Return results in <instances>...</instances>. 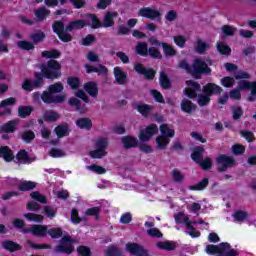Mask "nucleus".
<instances>
[{"mask_svg":"<svg viewBox=\"0 0 256 256\" xmlns=\"http://www.w3.org/2000/svg\"><path fill=\"white\" fill-rule=\"evenodd\" d=\"M0 157H3L4 161H13L15 156H13V152L9 150L7 146L0 147Z\"/></svg>","mask_w":256,"mask_h":256,"instance_id":"bb28decb","label":"nucleus"},{"mask_svg":"<svg viewBox=\"0 0 256 256\" xmlns=\"http://www.w3.org/2000/svg\"><path fill=\"white\" fill-rule=\"evenodd\" d=\"M209 185V179L204 178L202 181H200L198 184L189 186V189L191 191H203L207 186Z\"/></svg>","mask_w":256,"mask_h":256,"instance_id":"f704fd0d","label":"nucleus"},{"mask_svg":"<svg viewBox=\"0 0 256 256\" xmlns=\"http://www.w3.org/2000/svg\"><path fill=\"white\" fill-rule=\"evenodd\" d=\"M23 233H31L35 237H45L47 235V226L33 225L31 228H24Z\"/></svg>","mask_w":256,"mask_h":256,"instance_id":"dca6fc26","label":"nucleus"},{"mask_svg":"<svg viewBox=\"0 0 256 256\" xmlns=\"http://www.w3.org/2000/svg\"><path fill=\"white\" fill-rule=\"evenodd\" d=\"M32 111H33V108H31V106H21L18 109L19 116L23 118L29 117Z\"/></svg>","mask_w":256,"mask_h":256,"instance_id":"de8ad7c7","label":"nucleus"},{"mask_svg":"<svg viewBox=\"0 0 256 256\" xmlns=\"http://www.w3.org/2000/svg\"><path fill=\"white\" fill-rule=\"evenodd\" d=\"M25 219L28 221H33L34 223H43V215L35 214V213H27L24 214Z\"/></svg>","mask_w":256,"mask_h":256,"instance_id":"4c0bfd02","label":"nucleus"},{"mask_svg":"<svg viewBox=\"0 0 256 256\" xmlns=\"http://www.w3.org/2000/svg\"><path fill=\"white\" fill-rule=\"evenodd\" d=\"M233 217L235 219V221H245L247 219V212L245 211H236L234 214H233Z\"/></svg>","mask_w":256,"mask_h":256,"instance_id":"e2e57ef3","label":"nucleus"},{"mask_svg":"<svg viewBox=\"0 0 256 256\" xmlns=\"http://www.w3.org/2000/svg\"><path fill=\"white\" fill-rule=\"evenodd\" d=\"M69 104L72 105L73 107H76V109H77V111H79V113H86L87 112V108L86 107H81V102L77 98H71L69 100Z\"/></svg>","mask_w":256,"mask_h":256,"instance_id":"a19ab883","label":"nucleus"},{"mask_svg":"<svg viewBox=\"0 0 256 256\" xmlns=\"http://www.w3.org/2000/svg\"><path fill=\"white\" fill-rule=\"evenodd\" d=\"M84 89L90 97H97L99 95V88H97V83L95 82H88L84 85Z\"/></svg>","mask_w":256,"mask_h":256,"instance_id":"5701e85b","label":"nucleus"},{"mask_svg":"<svg viewBox=\"0 0 256 256\" xmlns=\"http://www.w3.org/2000/svg\"><path fill=\"white\" fill-rule=\"evenodd\" d=\"M86 69V73H97V75L105 76L107 73H109V70L107 67L103 66L102 64H99L98 66H91L88 64L84 65Z\"/></svg>","mask_w":256,"mask_h":256,"instance_id":"a211bd4d","label":"nucleus"},{"mask_svg":"<svg viewBox=\"0 0 256 256\" xmlns=\"http://www.w3.org/2000/svg\"><path fill=\"white\" fill-rule=\"evenodd\" d=\"M175 45L183 49L185 47V43H187V39L183 35H177L173 37Z\"/></svg>","mask_w":256,"mask_h":256,"instance_id":"3c124183","label":"nucleus"},{"mask_svg":"<svg viewBox=\"0 0 256 256\" xmlns=\"http://www.w3.org/2000/svg\"><path fill=\"white\" fill-rule=\"evenodd\" d=\"M156 149H159L160 151H165L167 147L169 146V143H171V138L166 136L159 135L156 137Z\"/></svg>","mask_w":256,"mask_h":256,"instance_id":"412c9836","label":"nucleus"},{"mask_svg":"<svg viewBox=\"0 0 256 256\" xmlns=\"http://www.w3.org/2000/svg\"><path fill=\"white\" fill-rule=\"evenodd\" d=\"M60 55L61 54L57 50L42 52V57H45L46 59H59Z\"/></svg>","mask_w":256,"mask_h":256,"instance_id":"8fccbe9b","label":"nucleus"},{"mask_svg":"<svg viewBox=\"0 0 256 256\" xmlns=\"http://www.w3.org/2000/svg\"><path fill=\"white\" fill-rule=\"evenodd\" d=\"M16 159H18V163H32L33 161L25 150H20L16 156Z\"/></svg>","mask_w":256,"mask_h":256,"instance_id":"c756f323","label":"nucleus"},{"mask_svg":"<svg viewBox=\"0 0 256 256\" xmlns=\"http://www.w3.org/2000/svg\"><path fill=\"white\" fill-rule=\"evenodd\" d=\"M30 197H32L34 201H38V203H47V198L43 194H40L37 191L32 192L30 194Z\"/></svg>","mask_w":256,"mask_h":256,"instance_id":"5fc2aeb1","label":"nucleus"},{"mask_svg":"<svg viewBox=\"0 0 256 256\" xmlns=\"http://www.w3.org/2000/svg\"><path fill=\"white\" fill-rule=\"evenodd\" d=\"M211 65V60H204L201 58L194 60L192 67H189V64L185 60H182L179 63L180 69H185L188 73H192L194 77H199V75H209V73H211V68H209V66Z\"/></svg>","mask_w":256,"mask_h":256,"instance_id":"f257e3e1","label":"nucleus"},{"mask_svg":"<svg viewBox=\"0 0 256 256\" xmlns=\"http://www.w3.org/2000/svg\"><path fill=\"white\" fill-rule=\"evenodd\" d=\"M186 85L187 87L184 89L185 96L189 97V99H195V97H197V92L201 91V85L192 80H188Z\"/></svg>","mask_w":256,"mask_h":256,"instance_id":"9b49d317","label":"nucleus"},{"mask_svg":"<svg viewBox=\"0 0 256 256\" xmlns=\"http://www.w3.org/2000/svg\"><path fill=\"white\" fill-rule=\"evenodd\" d=\"M235 31H237V28L229 26V25H224L222 27V32L224 33V35H226L228 37H233V35H235Z\"/></svg>","mask_w":256,"mask_h":256,"instance_id":"4d7b16f0","label":"nucleus"},{"mask_svg":"<svg viewBox=\"0 0 256 256\" xmlns=\"http://www.w3.org/2000/svg\"><path fill=\"white\" fill-rule=\"evenodd\" d=\"M22 139L23 141H25L26 143H31V141H33V139H35V133H33V131L29 130V131H25L22 134Z\"/></svg>","mask_w":256,"mask_h":256,"instance_id":"680f3d73","label":"nucleus"},{"mask_svg":"<svg viewBox=\"0 0 256 256\" xmlns=\"http://www.w3.org/2000/svg\"><path fill=\"white\" fill-rule=\"evenodd\" d=\"M232 115L233 119H241V116L243 115V109H241V106H233Z\"/></svg>","mask_w":256,"mask_h":256,"instance_id":"0e129e2a","label":"nucleus"},{"mask_svg":"<svg viewBox=\"0 0 256 256\" xmlns=\"http://www.w3.org/2000/svg\"><path fill=\"white\" fill-rule=\"evenodd\" d=\"M148 48H147V43L145 42H140L136 46V53L138 55H141L142 57H145L148 55Z\"/></svg>","mask_w":256,"mask_h":256,"instance_id":"58836bf2","label":"nucleus"},{"mask_svg":"<svg viewBox=\"0 0 256 256\" xmlns=\"http://www.w3.org/2000/svg\"><path fill=\"white\" fill-rule=\"evenodd\" d=\"M235 84V79L231 78V77H224L221 79V85H223V87H233V85Z\"/></svg>","mask_w":256,"mask_h":256,"instance_id":"338daca9","label":"nucleus"},{"mask_svg":"<svg viewBox=\"0 0 256 256\" xmlns=\"http://www.w3.org/2000/svg\"><path fill=\"white\" fill-rule=\"evenodd\" d=\"M47 233L52 239H59V237L63 235V230H61V228H52L49 229Z\"/></svg>","mask_w":256,"mask_h":256,"instance_id":"864d4df0","label":"nucleus"},{"mask_svg":"<svg viewBox=\"0 0 256 256\" xmlns=\"http://www.w3.org/2000/svg\"><path fill=\"white\" fill-rule=\"evenodd\" d=\"M162 49L167 57H173L177 53L175 48L167 43H162Z\"/></svg>","mask_w":256,"mask_h":256,"instance_id":"09e8293b","label":"nucleus"},{"mask_svg":"<svg viewBox=\"0 0 256 256\" xmlns=\"http://www.w3.org/2000/svg\"><path fill=\"white\" fill-rule=\"evenodd\" d=\"M126 251H128L130 255L149 256V252H147V250H144L143 246L137 243H128L126 245Z\"/></svg>","mask_w":256,"mask_h":256,"instance_id":"2eb2a0df","label":"nucleus"},{"mask_svg":"<svg viewBox=\"0 0 256 256\" xmlns=\"http://www.w3.org/2000/svg\"><path fill=\"white\" fill-rule=\"evenodd\" d=\"M17 120L9 121L0 127V133H13L17 129Z\"/></svg>","mask_w":256,"mask_h":256,"instance_id":"b1692460","label":"nucleus"},{"mask_svg":"<svg viewBox=\"0 0 256 256\" xmlns=\"http://www.w3.org/2000/svg\"><path fill=\"white\" fill-rule=\"evenodd\" d=\"M147 235H149V237H154L157 239H161V237H163V233H161V231H159V229H157V228L148 229Z\"/></svg>","mask_w":256,"mask_h":256,"instance_id":"13d9d810","label":"nucleus"},{"mask_svg":"<svg viewBox=\"0 0 256 256\" xmlns=\"http://www.w3.org/2000/svg\"><path fill=\"white\" fill-rule=\"evenodd\" d=\"M43 117H44V121L53 122L59 119V114L53 110H47L46 112H44Z\"/></svg>","mask_w":256,"mask_h":256,"instance_id":"c9c22d12","label":"nucleus"},{"mask_svg":"<svg viewBox=\"0 0 256 256\" xmlns=\"http://www.w3.org/2000/svg\"><path fill=\"white\" fill-rule=\"evenodd\" d=\"M3 247L6 249V251H19L21 249V246L13 241H4L2 243Z\"/></svg>","mask_w":256,"mask_h":256,"instance_id":"72a5a7b5","label":"nucleus"},{"mask_svg":"<svg viewBox=\"0 0 256 256\" xmlns=\"http://www.w3.org/2000/svg\"><path fill=\"white\" fill-rule=\"evenodd\" d=\"M238 89L240 91H245L251 89V95L248 97V101H255L256 97V82H249L247 80H240L238 82Z\"/></svg>","mask_w":256,"mask_h":256,"instance_id":"ddd939ff","label":"nucleus"},{"mask_svg":"<svg viewBox=\"0 0 256 256\" xmlns=\"http://www.w3.org/2000/svg\"><path fill=\"white\" fill-rule=\"evenodd\" d=\"M223 89L214 83H209L203 87V93L198 95V105L200 107H205V105H209L211 101V95H220Z\"/></svg>","mask_w":256,"mask_h":256,"instance_id":"20e7f679","label":"nucleus"},{"mask_svg":"<svg viewBox=\"0 0 256 256\" xmlns=\"http://www.w3.org/2000/svg\"><path fill=\"white\" fill-rule=\"evenodd\" d=\"M203 147L198 146L194 149V152L191 154V158L196 163H201V160L203 159Z\"/></svg>","mask_w":256,"mask_h":256,"instance_id":"7c9ffc66","label":"nucleus"},{"mask_svg":"<svg viewBox=\"0 0 256 256\" xmlns=\"http://www.w3.org/2000/svg\"><path fill=\"white\" fill-rule=\"evenodd\" d=\"M42 75L46 79H59L61 77V64L55 60L48 61L42 69Z\"/></svg>","mask_w":256,"mask_h":256,"instance_id":"423d86ee","label":"nucleus"},{"mask_svg":"<svg viewBox=\"0 0 256 256\" xmlns=\"http://www.w3.org/2000/svg\"><path fill=\"white\" fill-rule=\"evenodd\" d=\"M87 25L85 20H76L71 22L67 27L66 31H77V29H83Z\"/></svg>","mask_w":256,"mask_h":256,"instance_id":"a878e982","label":"nucleus"},{"mask_svg":"<svg viewBox=\"0 0 256 256\" xmlns=\"http://www.w3.org/2000/svg\"><path fill=\"white\" fill-rule=\"evenodd\" d=\"M138 16L150 19L151 21H157L161 17V11L153 7H144L139 10Z\"/></svg>","mask_w":256,"mask_h":256,"instance_id":"9d476101","label":"nucleus"},{"mask_svg":"<svg viewBox=\"0 0 256 256\" xmlns=\"http://www.w3.org/2000/svg\"><path fill=\"white\" fill-rule=\"evenodd\" d=\"M76 125L77 127H79V129H91V127H93V124L91 123V121L89 120V118H80L76 121Z\"/></svg>","mask_w":256,"mask_h":256,"instance_id":"2f4dec72","label":"nucleus"},{"mask_svg":"<svg viewBox=\"0 0 256 256\" xmlns=\"http://www.w3.org/2000/svg\"><path fill=\"white\" fill-rule=\"evenodd\" d=\"M218 171L223 172L227 171L229 167H233L235 165V160L227 155H220L217 158Z\"/></svg>","mask_w":256,"mask_h":256,"instance_id":"f8f14e48","label":"nucleus"},{"mask_svg":"<svg viewBox=\"0 0 256 256\" xmlns=\"http://www.w3.org/2000/svg\"><path fill=\"white\" fill-rule=\"evenodd\" d=\"M55 133L58 137H67L69 135V127L67 124L59 125L55 128Z\"/></svg>","mask_w":256,"mask_h":256,"instance_id":"e433bc0d","label":"nucleus"},{"mask_svg":"<svg viewBox=\"0 0 256 256\" xmlns=\"http://www.w3.org/2000/svg\"><path fill=\"white\" fill-rule=\"evenodd\" d=\"M86 169L88 171H92L93 173H97V175H103V174L107 173V170H105V168H103L102 166L95 165V164L87 166Z\"/></svg>","mask_w":256,"mask_h":256,"instance_id":"37998d69","label":"nucleus"},{"mask_svg":"<svg viewBox=\"0 0 256 256\" xmlns=\"http://www.w3.org/2000/svg\"><path fill=\"white\" fill-rule=\"evenodd\" d=\"M18 47L20 49H24L25 51H31V49H35V46L33 45V43L28 42V41L18 42Z\"/></svg>","mask_w":256,"mask_h":256,"instance_id":"bf43d9fd","label":"nucleus"},{"mask_svg":"<svg viewBox=\"0 0 256 256\" xmlns=\"http://www.w3.org/2000/svg\"><path fill=\"white\" fill-rule=\"evenodd\" d=\"M60 243V245L56 246L55 251L57 253H66L67 255H71V252L74 251L73 243H75V240L71 239V236H64Z\"/></svg>","mask_w":256,"mask_h":256,"instance_id":"6e6552de","label":"nucleus"},{"mask_svg":"<svg viewBox=\"0 0 256 256\" xmlns=\"http://www.w3.org/2000/svg\"><path fill=\"white\" fill-rule=\"evenodd\" d=\"M156 247L164 251H175L177 243L174 241H160L156 243Z\"/></svg>","mask_w":256,"mask_h":256,"instance_id":"4be33fe9","label":"nucleus"},{"mask_svg":"<svg viewBox=\"0 0 256 256\" xmlns=\"http://www.w3.org/2000/svg\"><path fill=\"white\" fill-rule=\"evenodd\" d=\"M132 220H133V215H131L130 212H126L120 217V223H122V225H127L131 223Z\"/></svg>","mask_w":256,"mask_h":256,"instance_id":"052dcab7","label":"nucleus"},{"mask_svg":"<svg viewBox=\"0 0 256 256\" xmlns=\"http://www.w3.org/2000/svg\"><path fill=\"white\" fill-rule=\"evenodd\" d=\"M158 133L159 127H157L156 124H151L140 132L139 139L140 141H149L153 135H157Z\"/></svg>","mask_w":256,"mask_h":256,"instance_id":"4468645a","label":"nucleus"},{"mask_svg":"<svg viewBox=\"0 0 256 256\" xmlns=\"http://www.w3.org/2000/svg\"><path fill=\"white\" fill-rule=\"evenodd\" d=\"M135 109L137 110L138 113H141L143 117L149 116V114H151V112L153 111V107L143 103L136 104Z\"/></svg>","mask_w":256,"mask_h":256,"instance_id":"393cba45","label":"nucleus"},{"mask_svg":"<svg viewBox=\"0 0 256 256\" xmlns=\"http://www.w3.org/2000/svg\"><path fill=\"white\" fill-rule=\"evenodd\" d=\"M36 183L31 181H24L19 185L20 191H31V189H35Z\"/></svg>","mask_w":256,"mask_h":256,"instance_id":"c03bdc74","label":"nucleus"},{"mask_svg":"<svg viewBox=\"0 0 256 256\" xmlns=\"http://www.w3.org/2000/svg\"><path fill=\"white\" fill-rule=\"evenodd\" d=\"M48 155L53 158H58V157H65V151L59 149V148H52L48 151Z\"/></svg>","mask_w":256,"mask_h":256,"instance_id":"603ef678","label":"nucleus"},{"mask_svg":"<svg viewBox=\"0 0 256 256\" xmlns=\"http://www.w3.org/2000/svg\"><path fill=\"white\" fill-rule=\"evenodd\" d=\"M122 143H123L125 149H131V147H137V140L133 136L123 137Z\"/></svg>","mask_w":256,"mask_h":256,"instance_id":"c85d7f7f","label":"nucleus"},{"mask_svg":"<svg viewBox=\"0 0 256 256\" xmlns=\"http://www.w3.org/2000/svg\"><path fill=\"white\" fill-rule=\"evenodd\" d=\"M197 107L191 101L184 99L181 102V109L184 113H193Z\"/></svg>","mask_w":256,"mask_h":256,"instance_id":"cd10ccee","label":"nucleus"},{"mask_svg":"<svg viewBox=\"0 0 256 256\" xmlns=\"http://www.w3.org/2000/svg\"><path fill=\"white\" fill-rule=\"evenodd\" d=\"M174 218H175V223L182 224L185 226L186 228L185 233H187V235H190V237L192 238L201 236V232L195 231V227L193 226L195 222L191 221V219H189L188 216L185 215V213L179 212L174 215Z\"/></svg>","mask_w":256,"mask_h":256,"instance_id":"39448f33","label":"nucleus"},{"mask_svg":"<svg viewBox=\"0 0 256 256\" xmlns=\"http://www.w3.org/2000/svg\"><path fill=\"white\" fill-rule=\"evenodd\" d=\"M148 55L153 59H161V52L155 47H150L148 49Z\"/></svg>","mask_w":256,"mask_h":256,"instance_id":"69168bd1","label":"nucleus"},{"mask_svg":"<svg viewBox=\"0 0 256 256\" xmlns=\"http://www.w3.org/2000/svg\"><path fill=\"white\" fill-rule=\"evenodd\" d=\"M52 29L56 35H58L59 39L63 41V43H69L72 41L73 36L67 33V28L65 29V25L61 21H56L52 25Z\"/></svg>","mask_w":256,"mask_h":256,"instance_id":"0eeeda50","label":"nucleus"},{"mask_svg":"<svg viewBox=\"0 0 256 256\" xmlns=\"http://www.w3.org/2000/svg\"><path fill=\"white\" fill-rule=\"evenodd\" d=\"M134 69L136 73L144 75L146 79H153V77H155V70L151 68H145L142 64H135Z\"/></svg>","mask_w":256,"mask_h":256,"instance_id":"f3484780","label":"nucleus"},{"mask_svg":"<svg viewBox=\"0 0 256 256\" xmlns=\"http://www.w3.org/2000/svg\"><path fill=\"white\" fill-rule=\"evenodd\" d=\"M107 255L108 256H120V255H122V253H121V250H119V248H117L116 246H110V247H108Z\"/></svg>","mask_w":256,"mask_h":256,"instance_id":"774afa93","label":"nucleus"},{"mask_svg":"<svg viewBox=\"0 0 256 256\" xmlns=\"http://www.w3.org/2000/svg\"><path fill=\"white\" fill-rule=\"evenodd\" d=\"M114 77L118 85H125V83L127 82V74L125 73V71H123L121 67L114 68Z\"/></svg>","mask_w":256,"mask_h":256,"instance_id":"6ab92c4d","label":"nucleus"},{"mask_svg":"<svg viewBox=\"0 0 256 256\" xmlns=\"http://www.w3.org/2000/svg\"><path fill=\"white\" fill-rule=\"evenodd\" d=\"M49 15H51V11L43 7L35 11V17L38 19V21L45 20Z\"/></svg>","mask_w":256,"mask_h":256,"instance_id":"473e14b6","label":"nucleus"},{"mask_svg":"<svg viewBox=\"0 0 256 256\" xmlns=\"http://www.w3.org/2000/svg\"><path fill=\"white\" fill-rule=\"evenodd\" d=\"M217 50L221 55H229V53H231V48L223 42L217 43Z\"/></svg>","mask_w":256,"mask_h":256,"instance_id":"49530a36","label":"nucleus"},{"mask_svg":"<svg viewBox=\"0 0 256 256\" xmlns=\"http://www.w3.org/2000/svg\"><path fill=\"white\" fill-rule=\"evenodd\" d=\"M96 150L90 152L92 159H101L107 155V139L102 138L96 141Z\"/></svg>","mask_w":256,"mask_h":256,"instance_id":"1a4fd4ad","label":"nucleus"},{"mask_svg":"<svg viewBox=\"0 0 256 256\" xmlns=\"http://www.w3.org/2000/svg\"><path fill=\"white\" fill-rule=\"evenodd\" d=\"M209 49V44L203 42L202 40L196 41L195 51L196 53H205V51Z\"/></svg>","mask_w":256,"mask_h":256,"instance_id":"79ce46f5","label":"nucleus"},{"mask_svg":"<svg viewBox=\"0 0 256 256\" xmlns=\"http://www.w3.org/2000/svg\"><path fill=\"white\" fill-rule=\"evenodd\" d=\"M160 85L163 89H169V87H171V81L169 80V78L167 77V74H165V72H161L160 73Z\"/></svg>","mask_w":256,"mask_h":256,"instance_id":"ea45409f","label":"nucleus"},{"mask_svg":"<svg viewBox=\"0 0 256 256\" xmlns=\"http://www.w3.org/2000/svg\"><path fill=\"white\" fill-rule=\"evenodd\" d=\"M160 133V136L168 137V139H173V137H175V129L169 124L160 125Z\"/></svg>","mask_w":256,"mask_h":256,"instance_id":"aec40b11","label":"nucleus"},{"mask_svg":"<svg viewBox=\"0 0 256 256\" xmlns=\"http://www.w3.org/2000/svg\"><path fill=\"white\" fill-rule=\"evenodd\" d=\"M43 213L48 217V219H53L55 215H57V209L51 207V206H45L43 208Z\"/></svg>","mask_w":256,"mask_h":256,"instance_id":"a18cd8bd","label":"nucleus"},{"mask_svg":"<svg viewBox=\"0 0 256 256\" xmlns=\"http://www.w3.org/2000/svg\"><path fill=\"white\" fill-rule=\"evenodd\" d=\"M61 91H63V84H61V82H57L48 87V92H43V94L41 95V99L44 103L48 104L63 103V101H65L64 95L55 96V93H61Z\"/></svg>","mask_w":256,"mask_h":256,"instance_id":"f03ea898","label":"nucleus"},{"mask_svg":"<svg viewBox=\"0 0 256 256\" xmlns=\"http://www.w3.org/2000/svg\"><path fill=\"white\" fill-rule=\"evenodd\" d=\"M27 245L31 249H51V246L46 245V244H37L31 240H27Z\"/></svg>","mask_w":256,"mask_h":256,"instance_id":"6e6d98bb","label":"nucleus"},{"mask_svg":"<svg viewBox=\"0 0 256 256\" xmlns=\"http://www.w3.org/2000/svg\"><path fill=\"white\" fill-rule=\"evenodd\" d=\"M118 16L119 14L117 12L108 11L104 15V19L101 24L97 16L93 14H89L87 16V23H90L92 27H104V28L113 27L115 25V22L113 21V19H117Z\"/></svg>","mask_w":256,"mask_h":256,"instance_id":"7ed1b4c3","label":"nucleus"}]
</instances>
